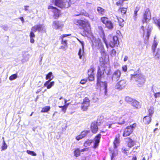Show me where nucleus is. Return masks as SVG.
Masks as SVG:
<instances>
[{
    "instance_id": "1",
    "label": "nucleus",
    "mask_w": 160,
    "mask_h": 160,
    "mask_svg": "<svg viewBox=\"0 0 160 160\" xmlns=\"http://www.w3.org/2000/svg\"><path fill=\"white\" fill-rule=\"evenodd\" d=\"M74 23L83 29L81 32V34L84 37L87 36L91 31V26L89 21L87 19H75Z\"/></svg>"
},
{
    "instance_id": "2",
    "label": "nucleus",
    "mask_w": 160,
    "mask_h": 160,
    "mask_svg": "<svg viewBox=\"0 0 160 160\" xmlns=\"http://www.w3.org/2000/svg\"><path fill=\"white\" fill-rule=\"evenodd\" d=\"M103 39L107 48L108 46L112 48L118 46L119 43L118 37L116 35H109L108 37L107 40L104 37L103 38Z\"/></svg>"
},
{
    "instance_id": "3",
    "label": "nucleus",
    "mask_w": 160,
    "mask_h": 160,
    "mask_svg": "<svg viewBox=\"0 0 160 160\" xmlns=\"http://www.w3.org/2000/svg\"><path fill=\"white\" fill-rule=\"evenodd\" d=\"M132 79L135 78L137 82V85L139 87H141L144 84L145 79L141 73L138 74L134 72L133 74L130 75Z\"/></svg>"
},
{
    "instance_id": "4",
    "label": "nucleus",
    "mask_w": 160,
    "mask_h": 160,
    "mask_svg": "<svg viewBox=\"0 0 160 160\" xmlns=\"http://www.w3.org/2000/svg\"><path fill=\"white\" fill-rule=\"evenodd\" d=\"M54 4L58 7L62 9L69 7L71 4L70 0H66L63 2V0H52Z\"/></svg>"
},
{
    "instance_id": "5",
    "label": "nucleus",
    "mask_w": 160,
    "mask_h": 160,
    "mask_svg": "<svg viewBox=\"0 0 160 160\" xmlns=\"http://www.w3.org/2000/svg\"><path fill=\"white\" fill-rule=\"evenodd\" d=\"M100 19L107 28L109 30L113 29L114 27L113 23L108 17L105 16L101 17Z\"/></svg>"
},
{
    "instance_id": "6",
    "label": "nucleus",
    "mask_w": 160,
    "mask_h": 160,
    "mask_svg": "<svg viewBox=\"0 0 160 160\" xmlns=\"http://www.w3.org/2000/svg\"><path fill=\"white\" fill-rule=\"evenodd\" d=\"M136 123H133L132 125L128 126L126 127L123 131L122 136L126 137L130 136L133 132L134 129L136 127Z\"/></svg>"
},
{
    "instance_id": "7",
    "label": "nucleus",
    "mask_w": 160,
    "mask_h": 160,
    "mask_svg": "<svg viewBox=\"0 0 160 160\" xmlns=\"http://www.w3.org/2000/svg\"><path fill=\"white\" fill-rule=\"evenodd\" d=\"M48 9H53L52 12L53 13L52 17L54 19H58L61 15V10L55 7L50 5L48 6Z\"/></svg>"
},
{
    "instance_id": "8",
    "label": "nucleus",
    "mask_w": 160,
    "mask_h": 160,
    "mask_svg": "<svg viewBox=\"0 0 160 160\" xmlns=\"http://www.w3.org/2000/svg\"><path fill=\"white\" fill-rule=\"evenodd\" d=\"M151 14L149 8H147L144 11L142 22L143 23H147L151 19Z\"/></svg>"
},
{
    "instance_id": "9",
    "label": "nucleus",
    "mask_w": 160,
    "mask_h": 160,
    "mask_svg": "<svg viewBox=\"0 0 160 160\" xmlns=\"http://www.w3.org/2000/svg\"><path fill=\"white\" fill-rule=\"evenodd\" d=\"M90 105V100L89 98L87 97H85L83 99V102L82 103L81 109L83 111H86Z\"/></svg>"
},
{
    "instance_id": "10",
    "label": "nucleus",
    "mask_w": 160,
    "mask_h": 160,
    "mask_svg": "<svg viewBox=\"0 0 160 160\" xmlns=\"http://www.w3.org/2000/svg\"><path fill=\"white\" fill-rule=\"evenodd\" d=\"M90 130L93 134L96 133L98 130V122L96 121H94L91 122L90 127Z\"/></svg>"
},
{
    "instance_id": "11",
    "label": "nucleus",
    "mask_w": 160,
    "mask_h": 160,
    "mask_svg": "<svg viewBox=\"0 0 160 160\" xmlns=\"http://www.w3.org/2000/svg\"><path fill=\"white\" fill-rule=\"evenodd\" d=\"M121 75V71L119 70H115L113 72L112 77V80L117 81L120 78Z\"/></svg>"
},
{
    "instance_id": "12",
    "label": "nucleus",
    "mask_w": 160,
    "mask_h": 160,
    "mask_svg": "<svg viewBox=\"0 0 160 160\" xmlns=\"http://www.w3.org/2000/svg\"><path fill=\"white\" fill-rule=\"evenodd\" d=\"M101 137V134L100 133L98 134L95 136L94 138V145L92 148H93L95 149L97 148L99 145V143L100 142V140Z\"/></svg>"
},
{
    "instance_id": "13",
    "label": "nucleus",
    "mask_w": 160,
    "mask_h": 160,
    "mask_svg": "<svg viewBox=\"0 0 160 160\" xmlns=\"http://www.w3.org/2000/svg\"><path fill=\"white\" fill-rule=\"evenodd\" d=\"M127 146L131 148L135 145V142L130 137H128L125 139Z\"/></svg>"
},
{
    "instance_id": "14",
    "label": "nucleus",
    "mask_w": 160,
    "mask_h": 160,
    "mask_svg": "<svg viewBox=\"0 0 160 160\" xmlns=\"http://www.w3.org/2000/svg\"><path fill=\"white\" fill-rule=\"evenodd\" d=\"M101 83H103L104 86V89L105 91H107V83L106 81L102 82L101 80H97V83L96 84V88L97 89L100 88L101 87Z\"/></svg>"
},
{
    "instance_id": "15",
    "label": "nucleus",
    "mask_w": 160,
    "mask_h": 160,
    "mask_svg": "<svg viewBox=\"0 0 160 160\" xmlns=\"http://www.w3.org/2000/svg\"><path fill=\"white\" fill-rule=\"evenodd\" d=\"M126 81L124 80H121L116 85L115 88L117 89H121L125 87Z\"/></svg>"
},
{
    "instance_id": "16",
    "label": "nucleus",
    "mask_w": 160,
    "mask_h": 160,
    "mask_svg": "<svg viewBox=\"0 0 160 160\" xmlns=\"http://www.w3.org/2000/svg\"><path fill=\"white\" fill-rule=\"evenodd\" d=\"M110 153L111 154V160H116L118 155V151L114 150H110Z\"/></svg>"
},
{
    "instance_id": "17",
    "label": "nucleus",
    "mask_w": 160,
    "mask_h": 160,
    "mask_svg": "<svg viewBox=\"0 0 160 160\" xmlns=\"http://www.w3.org/2000/svg\"><path fill=\"white\" fill-rule=\"evenodd\" d=\"M42 28V26L41 24H37L33 26L31 28V31L33 33L37 31H40Z\"/></svg>"
},
{
    "instance_id": "18",
    "label": "nucleus",
    "mask_w": 160,
    "mask_h": 160,
    "mask_svg": "<svg viewBox=\"0 0 160 160\" xmlns=\"http://www.w3.org/2000/svg\"><path fill=\"white\" fill-rule=\"evenodd\" d=\"M103 75L104 72L101 71L100 68L98 67L96 74L97 80H101Z\"/></svg>"
},
{
    "instance_id": "19",
    "label": "nucleus",
    "mask_w": 160,
    "mask_h": 160,
    "mask_svg": "<svg viewBox=\"0 0 160 160\" xmlns=\"http://www.w3.org/2000/svg\"><path fill=\"white\" fill-rule=\"evenodd\" d=\"M131 105L136 108L138 109L141 107L140 102L137 100L133 99L131 103Z\"/></svg>"
},
{
    "instance_id": "20",
    "label": "nucleus",
    "mask_w": 160,
    "mask_h": 160,
    "mask_svg": "<svg viewBox=\"0 0 160 160\" xmlns=\"http://www.w3.org/2000/svg\"><path fill=\"white\" fill-rule=\"evenodd\" d=\"M151 120L152 117L147 115L143 118V122L145 124H148L151 122Z\"/></svg>"
},
{
    "instance_id": "21",
    "label": "nucleus",
    "mask_w": 160,
    "mask_h": 160,
    "mask_svg": "<svg viewBox=\"0 0 160 160\" xmlns=\"http://www.w3.org/2000/svg\"><path fill=\"white\" fill-rule=\"evenodd\" d=\"M54 81L50 82L49 81H47L44 83V86L47 87V89H50L54 85Z\"/></svg>"
},
{
    "instance_id": "22",
    "label": "nucleus",
    "mask_w": 160,
    "mask_h": 160,
    "mask_svg": "<svg viewBox=\"0 0 160 160\" xmlns=\"http://www.w3.org/2000/svg\"><path fill=\"white\" fill-rule=\"evenodd\" d=\"M128 7L126 8L124 7H120L118 10V12L120 13L122 15H125L127 12Z\"/></svg>"
},
{
    "instance_id": "23",
    "label": "nucleus",
    "mask_w": 160,
    "mask_h": 160,
    "mask_svg": "<svg viewBox=\"0 0 160 160\" xmlns=\"http://www.w3.org/2000/svg\"><path fill=\"white\" fill-rule=\"evenodd\" d=\"M52 26L56 29H58L59 28L62 27V25L58 21H53L52 22Z\"/></svg>"
},
{
    "instance_id": "24",
    "label": "nucleus",
    "mask_w": 160,
    "mask_h": 160,
    "mask_svg": "<svg viewBox=\"0 0 160 160\" xmlns=\"http://www.w3.org/2000/svg\"><path fill=\"white\" fill-rule=\"evenodd\" d=\"M120 134H118L115 136V137L113 141V144H114V147L116 148H117V145L119 144L120 142Z\"/></svg>"
},
{
    "instance_id": "25",
    "label": "nucleus",
    "mask_w": 160,
    "mask_h": 160,
    "mask_svg": "<svg viewBox=\"0 0 160 160\" xmlns=\"http://www.w3.org/2000/svg\"><path fill=\"white\" fill-rule=\"evenodd\" d=\"M97 10L99 14L101 15H104L106 12L105 9L100 7H97Z\"/></svg>"
},
{
    "instance_id": "26",
    "label": "nucleus",
    "mask_w": 160,
    "mask_h": 160,
    "mask_svg": "<svg viewBox=\"0 0 160 160\" xmlns=\"http://www.w3.org/2000/svg\"><path fill=\"white\" fill-rule=\"evenodd\" d=\"M61 40V43L62 44L63 46H61L60 48L62 49H65V48L68 47L67 40H64V39Z\"/></svg>"
},
{
    "instance_id": "27",
    "label": "nucleus",
    "mask_w": 160,
    "mask_h": 160,
    "mask_svg": "<svg viewBox=\"0 0 160 160\" xmlns=\"http://www.w3.org/2000/svg\"><path fill=\"white\" fill-rule=\"evenodd\" d=\"M154 108L153 106H150L148 109V115L152 117L154 113Z\"/></svg>"
},
{
    "instance_id": "28",
    "label": "nucleus",
    "mask_w": 160,
    "mask_h": 160,
    "mask_svg": "<svg viewBox=\"0 0 160 160\" xmlns=\"http://www.w3.org/2000/svg\"><path fill=\"white\" fill-rule=\"evenodd\" d=\"M54 77L52 72H50L46 75L45 79L46 80H48V81H50L54 78Z\"/></svg>"
},
{
    "instance_id": "29",
    "label": "nucleus",
    "mask_w": 160,
    "mask_h": 160,
    "mask_svg": "<svg viewBox=\"0 0 160 160\" xmlns=\"http://www.w3.org/2000/svg\"><path fill=\"white\" fill-rule=\"evenodd\" d=\"M98 32L100 35L103 36V38L105 37V33L103 28L101 26L98 27Z\"/></svg>"
},
{
    "instance_id": "30",
    "label": "nucleus",
    "mask_w": 160,
    "mask_h": 160,
    "mask_svg": "<svg viewBox=\"0 0 160 160\" xmlns=\"http://www.w3.org/2000/svg\"><path fill=\"white\" fill-rule=\"evenodd\" d=\"M80 15H83L85 17H89L90 15L88 13L86 12H77V14H75L74 15V16H78Z\"/></svg>"
},
{
    "instance_id": "31",
    "label": "nucleus",
    "mask_w": 160,
    "mask_h": 160,
    "mask_svg": "<svg viewBox=\"0 0 160 160\" xmlns=\"http://www.w3.org/2000/svg\"><path fill=\"white\" fill-rule=\"evenodd\" d=\"M93 142V140L92 139H88L84 142L83 146L86 147L90 146Z\"/></svg>"
},
{
    "instance_id": "32",
    "label": "nucleus",
    "mask_w": 160,
    "mask_h": 160,
    "mask_svg": "<svg viewBox=\"0 0 160 160\" xmlns=\"http://www.w3.org/2000/svg\"><path fill=\"white\" fill-rule=\"evenodd\" d=\"M130 148L129 147H126L124 146L122 148L121 151L124 154H128L129 153Z\"/></svg>"
},
{
    "instance_id": "33",
    "label": "nucleus",
    "mask_w": 160,
    "mask_h": 160,
    "mask_svg": "<svg viewBox=\"0 0 160 160\" xmlns=\"http://www.w3.org/2000/svg\"><path fill=\"white\" fill-rule=\"evenodd\" d=\"M29 36L30 37V42L31 43H33L34 42V40L33 38L35 37V34L34 33L32 32H30Z\"/></svg>"
},
{
    "instance_id": "34",
    "label": "nucleus",
    "mask_w": 160,
    "mask_h": 160,
    "mask_svg": "<svg viewBox=\"0 0 160 160\" xmlns=\"http://www.w3.org/2000/svg\"><path fill=\"white\" fill-rule=\"evenodd\" d=\"M74 155L76 157H78L80 155V151L79 148H77L73 152Z\"/></svg>"
},
{
    "instance_id": "35",
    "label": "nucleus",
    "mask_w": 160,
    "mask_h": 160,
    "mask_svg": "<svg viewBox=\"0 0 160 160\" xmlns=\"http://www.w3.org/2000/svg\"><path fill=\"white\" fill-rule=\"evenodd\" d=\"M116 16L118 20V22L119 26L122 27H123L124 25V21L122 18H119L117 16Z\"/></svg>"
},
{
    "instance_id": "36",
    "label": "nucleus",
    "mask_w": 160,
    "mask_h": 160,
    "mask_svg": "<svg viewBox=\"0 0 160 160\" xmlns=\"http://www.w3.org/2000/svg\"><path fill=\"white\" fill-rule=\"evenodd\" d=\"M90 131L89 130H84L82 131L80 133L82 137L84 138L87 136V134L89 133Z\"/></svg>"
},
{
    "instance_id": "37",
    "label": "nucleus",
    "mask_w": 160,
    "mask_h": 160,
    "mask_svg": "<svg viewBox=\"0 0 160 160\" xmlns=\"http://www.w3.org/2000/svg\"><path fill=\"white\" fill-rule=\"evenodd\" d=\"M68 104H66L63 106H59L58 107L62 108V111L65 113L66 112Z\"/></svg>"
},
{
    "instance_id": "38",
    "label": "nucleus",
    "mask_w": 160,
    "mask_h": 160,
    "mask_svg": "<svg viewBox=\"0 0 160 160\" xmlns=\"http://www.w3.org/2000/svg\"><path fill=\"white\" fill-rule=\"evenodd\" d=\"M50 107L49 106H46L42 108L41 111V112H46L50 110Z\"/></svg>"
},
{
    "instance_id": "39",
    "label": "nucleus",
    "mask_w": 160,
    "mask_h": 160,
    "mask_svg": "<svg viewBox=\"0 0 160 160\" xmlns=\"http://www.w3.org/2000/svg\"><path fill=\"white\" fill-rule=\"evenodd\" d=\"M88 78L89 81H92L94 80L95 77L94 76V74H92V73H88Z\"/></svg>"
},
{
    "instance_id": "40",
    "label": "nucleus",
    "mask_w": 160,
    "mask_h": 160,
    "mask_svg": "<svg viewBox=\"0 0 160 160\" xmlns=\"http://www.w3.org/2000/svg\"><path fill=\"white\" fill-rule=\"evenodd\" d=\"M95 68L93 66H91L90 68L88 70V74L92 73L94 74V72L95 71Z\"/></svg>"
},
{
    "instance_id": "41",
    "label": "nucleus",
    "mask_w": 160,
    "mask_h": 160,
    "mask_svg": "<svg viewBox=\"0 0 160 160\" xmlns=\"http://www.w3.org/2000/svg\"><path fill=\"white\" fill-rule=\"evenodd\" d=\"M140 7L139 6H137L135 8L134 10V17H136L138 15L137 12L139 10Z\"/></svg>"
},
{
    "instance_id": "42",
    "label": "nucleus",
    "mask_w": 160,
    "mask_h": 160,
    "mask_svg": "<svg viewBox=\"0 0 160 160\" xmlns=\"http://www.w3.org/2000/svg\"><path fill=\"white\" fill-rule=\"evenodd\" d=\"M124 1L122 0H118L116 3V5L118 6H122L123 5Z\"/></svg>"
},
{
    "instance_id": "43",
    "label": "nucleus",
    "mask_w": 160,
    "mask_h": 160,
    "mask_svg": "<svg viewBox=\"0 0 160 160\" xmlns=\"http://www.w3.org/2000/svg\"><path fill=\"white\" fill-rule=\"evenodd\" d=\"M83 52H84L83 49L82 52V50L81 48H80L79 49L78 52V54L79 56V58L81 59L82 57V56H84Z\"/></svg>"
},
{
    "instance_id": "44",
    "label": "nucleus",
    "mask_w": 160,
    "mask_h": 160,
    "mask_svg": "<svg viewBox=\"0 0 160 160\" xmlns=\"http://www.w3.org/2000/svg\"><path fill=\"white\" fill-rule=\"evenodd\" d=\"M2 151L6 150L7 148V145L5 141L3 140L2 142V145L1 147Z\"/></svg>"
},
{
    "instance_id": "45",
    "label": "nucleus",
    "mask_w": 160,
    "mask_h": 160,
    "mask_svg": "<svg viewBox=\"0 0 160 160\" xmlns=\"http://www.w3.org/2000/svg\"><path fill=\"white\" fill-rule=\"evenodd\" d=\"M157 45L158 43L157 42L154 41L152 47V50L153 52H155L156 48L157 47Z\"/></svg>"
},
{
    "instance_id": "46",
    "label": "nucleus",
    "mask_w": 160,
    "mask_h": 160,
    "mask_svg": "<svg viewBox=\"0 0 160 160\" xmlns=\"http://www.w3.org/2000/svg\"><path fill=\"white\" fill-rule=\"evenodd\" d=\"M17 78V73L13 74L11 75L9 77V79L10 80H13Z\"/></svg>"
},
{
    "instance_id": "47",
    "label": "nucleus",
    "mask_w": 160,
    "mask_h": 160,
    "mask_svg": "<svg viewBox=\"0 0 160 160\" xmlns=\"http://www.w3.org/2000/svg\"><path fill=\"white\" fill-rule=\"evenodd\" d=\"M26 152L27 153L30 155H31L32 156H36L37 154L34 151H31L29 150H27L26 151Z\"/></svg>"
},
{
    "instance_id": "48",
    "label": "nucleus",
    "mask_w": 160,
    "mask_h": 160,
    "mask_svg": "<svg viewBox=\"0 0 160 160\" xmlns=\"http://www.w3.org/2000/svg\"><path fill=\"white\" fill-rule=\"evenodd\" d=\"M133 100L132 98L128 96L126 97L125 98V101L128 102H131V103Z\"/></svg>"
},
{
    "instance_id": "49",
    "label": "nucleus",
    "mask_w": 160,
    "mask_h": 160,
    "mask_svg": "<svg viewBox=\"0 0 160 160\" xmlns=\"http://www.w3.org/2000/svg\"><path fill=\"white\" fill-rule=\"evenodd\" d=\"M100 62L103 65H105L107 63L105 61V59L102 57L100 58Z\"/></svg>"
},
{
    "instance_id": "50",
    "label": "nucleus",
    "mask_w": 160,
    "mask_h": 160,
    "mask_svg": "<svg viewBox=\"0 0 160 160\" xmlns=\"http://www.w3.org/2000/svg\"><path fill=\"white\" fill-rule=\"evenodd\" d=\"M151 32V29H149L148 30V31H147V35L146 36V37L147 39V40H148L149 39Z\"/></svg>"
},
{
    "instance_id": "51",
    "label": "nucleus",
    "mask_w": 160,
    "mask_h": 160,
    "mask_svg": "<svg viewBox=\"0 0 160 160\" xmlns=\"http://www.w3.org/2000/svg\"><path fill=\"white\" fill-rule=\"evenodd\" d=\"M116 50L114 49H112L111 51L110 55L112 56L113 57L116 55Z\"/></svg>"
},
{
    "instance_id": "52",
    "label": "nucleus",
    "mask_w": 160,
    "mask_h": 160,
    "mask_svg": "<svg viewBox=\"0 0 160 160\" xmlns=\"http://www.w3.org/2000/svg\"><path fill=\"white\" fill-rule=\"evenodd\" d=\"M82 138H83L82 137L80 134L76 136L75 137L76 139L78 141H79Z\"/></svg>"
},
{
    "instance_id": "53",
    "label": "nucleus",
    "mask_w": 160,
    "mask_h": 160,
    "mask_svg": "<svg viewBox=\"0 0 160 160\" xmlns=\"http://www.w3.org/2000/svg\"><path fill=\"white\" fill-rule=\"evenodd\" d=\"M87 80L86 79H82L80 81V83L82 84H84L87 82Z\"/></svg>"
},
{
    "instance_id": "54",
    "label": "nucleus",
    "mask_w": 160,
    "mask_h": 160,
    "mask_svg": "<svg viewBox=\"0 0 160 160\" xmlns=\"http://www.w3.org/2000/svg\"><path fill=\"white\" fill-rule=\"evenodd\" d=\"M70 34H64L62 35L60 37V39H63L64 38L68 37L69 36Z\"/></svg>"
},
{
    "instance_id": "55",
    "label": "nucleus",
    "mask_w": 160,
    "mask_h": 160,
    "mask_svg": "<svg viewBox=\"0 0 160 160\" xmlns=\"http://www.w3.org/2000/svg\"><path fill=\"white\" fill-rule=\"evenodd\" d=\"M154 96L155 98L160 97V92H157L154 94Z\"/></svg>"
},
{
    "instance_id": "56",
    "label": "nucleus",
    "mask_w": 160,
    "mask_h": 160,
    "mask_svg": "<svg viewBox=\"0 0 160 160\" xmlns=\"http://www.w3.org/2000/svg\"><path fill=\"white\" fill-rule=\"evenodd\" d=\"M121 121H120L119 122H118V124L120 125H122L125 123V121L124 119H121Z\"/></svg>"
},
{
    "instance_id": "57",
    "label": "nucleus",
    "mask_w": 160,
    "mask_h": 160,
    "mask_svg": "<svg viewBox=\"0 0 160 160\" xmlns=\"http://www.w3.org/2000/svg\"><path fill=\"white\" fill-rule=\"evenodd\" d=\"M122 68L124 72H126L127 70V66L126 65H125L122 67Z\"/></svg>"
},
{
    "instance_id": "58",
    "label": "nucleus",
    "mask_w": 160,
    "mask_h": 160,
    "mask_svg": "<svg viewBox=\"0 0 160 160\" xmlns=\"http://www.w3.org/2000/svg\"><path fill=\"white\" fill-rule=\"evenodd\" d=\"M156 23L160 29V18L157 20Z\"/></svg>"
},
{
    "instance_id": "59",
    "label": "nucleus",
    "mask_w": 160,
    "mask_h": 160,
    "mask_svg": "<svg viewBox=\"0 0 160 160\" xmlns=\"http://www.w3.org/2000/svg\"><path fill=\"white\" fill-rule=\"evenodd\" d=\"M78 40L79 41V42L81 44L82 46V48L83 49L84 48V43L83 41H81L80 40H79V39H78Z\"/></svg>"
},
{
    "instance_id": "60",
    "label": "nucleus",
    "mask_w": 160,
    "mask_h": 160,
    "mask_svg": "<svg viewBox=\"0 0 160 160\" xmlns=\"http://www.w3.org/2000/svg\"><path fill=\"white\" fill-rule=\"evenodd\" d=\"M88 150V148H83L81 150H80L81 152H84Z\"/></svg>"
},
{
    "instance_id": "61",
    "label": "nucleus",
    "mask_w": 160,
    "mask_h": 160,
    "mask_svg": "<svg viewBox=\"0 0 160 160\" xmlns=\"http://www.w3.org/2000/svg\"><path fill=\"white\" fill-rule=\"evenodd\" d=\"M128 59V57L127 56H125L124 58L123 61L124 62H126Z\"/></svg>"
},
{
    "instance_id": "62",
    "label": "nucleus",
    "mask_w": 160,
    "mask_h": 160,
    "mask_svg": "<svg viewBox=\"0 0 160 160\" xmlns=\"http://www.w3.org/2000/svg\"><path fill=\"white\" fill-rule=\"evenodd\" d=\"M24 7H25L24 10L25 11H26L28 10V8L29 7V6H24Z\"/></svg>"
},
{
    "instance_id": "63",
    "label": "nucleus",
    "mask_w": 160,
    "mask_h": 160,
    "mask_svg": "<svg viewBox=\"0 0 160 160\" xmlns=\"http://www.w3.org/2000/svg\"><path fill=\"white\" fill-rule=\"evenodd\" d=\"M137 160V158L136 156H133L132 158V160Z\"/></svg>"
},
{
    "instance_id": "64",
    "label": "nucleus",
    "mask_w": 160,
    "mask_h": 160,
    "mask_svg": "<svg viewBox=\"0 0 160 160\" xmlns=\"http://www.w3.org/2000/svg\"><path fill=\"white\" fill-rule=\"evenodd\" d=\"M42 91L41 89H39L36 92V93L38 94L39 92H40Z\"/></svg>"
}]
</instances>
